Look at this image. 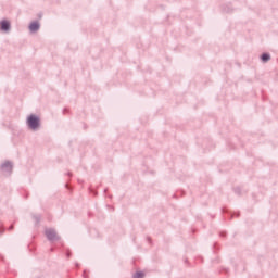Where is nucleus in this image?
<instances>
[{
	"instance_id": "nucleus-1",
	"label": "nucleus",
	"mask_w": 278,
	"mask_h": 278,
	"mask_svg": "<svg viewBox=\"0 0 278 278\" xmlns=\"http://www.w3.org/2000/svg\"><path fill=\"white\" fill-rule=\"evenodd\" d=\"M27 124L30 129L36 130L39 128V117L36 115H29L27 118Z\"/></svg>"
},
{
	"instance_id": "nucleus-2",
	"label": "nucleus",
	"mask_w": 278,
	"mask_h": 278,
	"mask_svg": "<svg viewBox=\"0 0 278 278\" xmlns=\"http://www.w3.org/2000/svg\"><path fill=\"white\" fill-rule=\"evenodd\" d=\"M46 233H47V237L50 240H54L56 238V233H55V231L53 229H47Z\"/></svg>"
},
{
	"instance_id": "nucleus-3",
	"label": "nucleus",
	"mask_w": 278,
	"mask_h": 278,
	"mask_svg": "<svg viewBox=\"0 0 278 278\" xmlns=\"http://www.w3.org/2000/svg\"><path fill=\"white\" fill-rule=\"evenodd\" d=\"M0 26H1V30L3 31H8L10 29V23L8 21H2L0 23Z\"/></svg>"
},
{
	"instance_id": "nucleus-4",
	"label": "nucleus",
	"mask_w": 278,
	"mask_h": 278,
	"mask_svg": "<svg viewBox=\"0 0 278 278\" xmlns=\"http://www.w3.org/2000/svg\"><path fill=\"white\" fill-rule=\"evenodd\" d=\"M38 29H39V24H38L37 22L30 23V25H29V30H30L31 33H36Z\"/></svg>"
},
{
	"instance_id": "nucleus-5",
	"label": "nucleus",
	"mask_w": 278,
	"mask_h": 278,
	"mask_svg": "<svg viewBox=\"0 0 278 278\" xmlns=\"http://www.w3.org/2000/svg\"><path fill=\"white\" fill-rule=\"evenodd\" d=\"M269 60H270V55H269V54L264 53V54L262 55V61H263V62H268Z\"/></svg>"
},
{
	"instance_id": "nucleus-6",
	"label": "nucleus",
	"mask_w": 278,
	"mask_h": 278,
	"mask_svg": "<svg viewBox=\"0 0 278 278\" xmlns=\"http://www.w3.org/2000/svg\"><path fill=\"white\" fill-rule=\"evenodd\" d=\"M144 277V274L143 271H137L134 276V278H143Z\"/></svg>"
}]
</instances>
